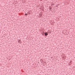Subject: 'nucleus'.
<instances>
[{"label": "nucleus", "instance_id": "obj_9", "mask_svg": "<svg viewBox=\"0 0 75 75\" xmlns=\"http://www.w3.org/2000/svg\"><path fill=\"white\" fill-rule=\"evenodd\" d=\"M48 33H50V32H49V31H48Z\"/></svg>", "mask_w": 75, "mask_h": 75}, {"label": "nucleus", "instance_id": "obj_6", "mask_svg": "<svg viewBox=\"0 0 75 75\" xmlns=\"http://www.w3.org/2000/svg\"><path fill=\"white\" fill-rule=\"evenodd\" d=\"M70 64H69V65H70V64H72V62H70Z\"/></svg>", "mask_w": 75, "mask_h": 75}, {"label": "nucleus", "instance_id": "obj_7", "mask_svg": "<svg viewBox=\"0 0 75 75\" xmlns=\"http://www.w3.org/2000/svg\"><path fill=\"white\" fill-rule=\"evenodd\" d=\"M25 16H27V14L25 13Z\"/></svg>", "mask_w": 75, "mask_h": 75}, {"label": "nucleus", "instance_id": "obj_4", "mask_svg": "<svg viewBox=\"0 0 75 75\" xmlns=\"http://www.w3.org/2000/svg\"><path fill=\"white\" fill-rule=\"evenodd\" d=\"M51 4L52 5H52L54 6V3H52Z\"/></svg>", "mask_w": 75, "mask_h": 75}, {"label": "nucleus", "instance_id": "obj_2", "mask_svg": "<svg viewBox=\"0 0 75 75\" xmlns=\"http://www.w3.org/2000/svg\"><path fill=\"white\" fill-rule=\"evenodd\" d=\"M18 43H20V44H21V40H20L18 41Z\"/></svg>", "mask_w": 75, "mask_h": 75}, {"label": "nucleus", "instance_id": "obj_3", "mask_svg": "<svg viewBox=\"0 0 75 75\" xmlns=\"http://www.w3.org/2000/svg\"><path fill=\"white\" fill-rule=\"evenodd\" d=\"M49 10H51L52 9V7L51 6H50L49 7Z\"/></svg>", "mask_w": 75, "mask_h": 75}, {"label": "nucleus", "instance_id": "obj_1", "mask_svg": "<svg viewBox=\"0 0 75 75\" xmlns=\"http://www.w3.org/2000/svg\"><path fill=\"white\" fill-rule=\"evenodd\" d=\"M44 34H45V35L46 37H47V35H48V33H47V32H45Z\"/></svg>", "mask_w": 75, "mask_h": 75}, {"label": "nucleus", "instance_id": "obj_5", "mask_svg": "<svg viewBox=\"0 0 75 75\" xmlns=\"http://www.w3.org/2000/svg\"><path fill=\"white\" fill-rule=\"evenodd\" d=\"M43 62L44 63V64H46V62H44V61H43Z\"/></svg>", "mask_w": 75, "mask_h": 75}, {"label": "nucleus", "instance_id": "obj_10", "mask_svg": "<svg viewBox=\"0 0 75 75\" xmlns=\"http://www.w3.org/2000/svg\"><path fill=\"white\" fill-rule=\"evenodd\" d=\"M43 35H44V34Z\"/></svg>", "mask_w": 75, "mask_h": 75}, {"label": "nucleus", "instance_id": "obj_8", "mask_svg": "<svg viewBox=\"0 0 75 75\" xmlns=\"http://www.w3.org/2000/svg\"><path fill=\"white\" fill-rule=\"evenodd\" d=\"M3 37H5V35H3Z\"/></svg>", "mask_w": 75, "mask_h": 75}]
</instances>
